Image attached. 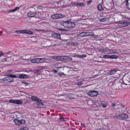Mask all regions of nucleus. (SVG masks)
Instances as JSON below:
<instances>
[{
	"mask_svg": "<svg viewBox=\"0 0 130 130\" xmlns=\"http://www.w3.org/2000/svg\"><path fill=\"white\" fill-rule=\"evenodd\" d=\"M39 58V60L40 61V63L41 62H43L45 61H47L48 60L46 58Z\"/></svg>",
	"mask_w": 130,
	"mask_h": 130,
	"instance_id": "obj_16",
	"label": "nucleus"
},
{
	"mask_svg": "<svg viewBox=\"0 0 130 130\" xmlns=\"http://www.w3.org/2000/svg\"><path fill=\"white\" fill-rule=\"evenodd\" d=\"M114 117L115 118L122 120H125L128 118V115L126 114L116 115L114 116Z\"/></svg>",
	"mask_w": 130,
	"mask_h": 130,
	"instance_id": "obj_2",
	"label": "nucleus"
},
{
	"mask_svg": "<svg viewBox=\"0 0 130 130\" xmlns=\"http://www.w3.org/2000/svg\"><path fill=\"white\" fill-rule=\"evenodd\" d=\"M117 104L118 105H120L121 109H122V108H123L124 107V105H122V104H121L120 103L119 104Z\"/></svg>",
	"mask_w": 130,
	"mask_h": 130,
	"instance_id": "obj_36",
	"label": "nucleus"
},
{
	"mask_svg": "<svg viewBox=\"0 0 130 130\" xmlns=\"http://www.w3.org/2000/svg\"><path fill=\"white\" fill-rule=\"evenodd\" d=\"M75 56V57H76L78 58H81V55H79L78 54L76 55Z\"/></svg>",
	"mask_w": 130,
	"mask_h": 130,
	"instance_id": "obj_42",
	"label": "nucleus"
},
{
	"mask_svg": "<svg viewBox=\"0 0 130 130\" xmlns=\"http://www.w3.org/2000/svg\"><path fill=\"white\" fill-rule=\"evenodd\" d=\"M52 71L53 72L56 73H57V71L55 70H53Z\"/></svg>",
	"mask_w": 130,
	"mask_h": 130,
	"instance_id": "obj_54",
	"label": "nucleus"
},
{
	"mask_svg": "<svg viewBox=\"0 0 130 130\" xmlns=\"http://www.w3.org/2000/svg\"><path fill=\"white\" fill-rule=\"evenodd\" d=\"M106 20V18H102L100 19V21L101 22H104Z\"/></svg>",
	"mask_w": 130,
	"mask_h": 130,
	"instance_id": "obj_29",
	"label": "nucleus"
},
{
	"mask_svg": "<svg viewBox=\"0 0 130 130\" xmlns=\"http://www.w3.org/2000/svg\"><path fill=\"white\" fill-rule=\"evenodd\" d=\"M76 6L78 7H84L85 6V5L83 3H76Z\"/></svg>",
	"mask_w": 130,
	"mask_h": 130,
	"instance_id": "obj_13",
	"label": "nucleus"
},
{
	"mask_svg": "<svg viewBox=\"0 0 130 130\" xmlns=\"http://www.w3.org/2000/svg\"><path fill=\"white\" fill-rule=\"evenodd\" d=\"M84 33H80V34L79 35V36L82 37H83V34H84Z\"/></svg>",
	"mask_w": 130,
	"mask_h": 130,
	"instance_id": "obj_37",
	"label": "nucleus"
},
{
	"mask_svg": "<svg viewBox=\"0 0 130 130\" xmlns=\"http://www.w3.org/2000/svg\"><path fill=\"white\" fill-rule=\"evenodd\" d=\"M30 77L28 76L27 75L25 74V79L27 78H28V77Z\"/></svg>",
	"mask_w": 130,
	"mask_h": 130,
	"instance_id": "obj_48",
	"label": "nucleus"
},
{
	"mask_svg": "<svg viewBox=\"0 0 130 130\" xmlns=\"http://www.w3.org/2000/svg\"><path fill=\"white\" fill-rule=\"evenodd\" d=\"M60 34H59L58 33H53L52 34V36L58 39L60 38Z\"/></svg>",
	"mask_w": 130,
	"mask_h": 130,
	"instance_id": "obj_11",
	"label": "nucleus"
},
{
	"mask_svg": "<svg viewBox=\"0 0 130 130\" xmlns=\"http://www.w3.org/2000/svg\"><path fill=\"white\" fill-rule=\"evenodd\" d=\"M25 34H29L30 35H32L33 34V33H25Z\"/></svg>",
	"mask_w": 130,
	"mask_h": 130,
	"instance_id": "obj_58",
	"label": "nucleus"
},
{
	"mask_svg": "<svg viewBox=\"0 0 130 130\" xmlns=\"http://www.w3.org/2000/svg\"><path fill=\"white\" fill-rule=\"evenodd\" d=\"M59 30L61 31H65L66 30L64 29H62V28H59Z\"/></svg>",
	"mask_w": 130,
	"mask_h": 130,
	"instance_id": "obj_49",
	"label": "nucleus"
},
{
	"mask_svg": "<svg viewBox=\"0 0 130 130\" xmlns=\"http://www.w3.org/2000/svg\"><path fill=\"white\" fill-rule=\"evenodd\" d=\"M15 11V10L14 9H12V10H11L9 11V12H14Z\"/></svg>",
	"mask_w": 130,
	"mask_h": 130,
	"instance_id": "obj_45",
	"label": "nucleus"
},
{
	"mask_svg": "<svg viewBox=\"0 0 130 130\" xmlns=\"http://www.w3.org/2000/svg\"><path fill=\"white\" fill-rule=\"evenodd\" d=\"M7 59L6 58H5L4 59H2V62H4L7 61Z\"/></svg>",
	"mask_w": 130,
	"mask_h": 130,
	"instance_id": "obj_47",
	"label": "nucleus"
},
{
	"mask_svg": "<svg viewBox=\"0 0 130 130\" xmlns=\"http://www.w3.org/2000/svg\"><path fill=\"white\" fill-rule=\"evenodd\" d=\"M60 56H57V60H60Z\"/></svg>",
	"mask_w": 130,
	"mask_h": 130,
	"instance_id": "obj_46",
	"label": "nucleus"
},
{
	"mask_svg": "<svg viewBox=\"0 0 130 130\" xmlns=\"http://www.w3.org/2000/svg\"><path fill=\"white\" fill-rule=\"evenodd\" d=\"M15 77L16 76H15L10 74L9 75V77H7V78H8L9 80V82H12L13 81V78H15Z\"/></svg>",
	"mask_w": 130,
	"mask_h": 130,
	"instance_id": "obj_12",
	"label": "nucleus"
},
{
	"mask_svg": "<svg viewBox=\"0 0 130 130\" xmlns=\"http://www.w3.org/2000/svg\"><path fill=\"white\" fill-rule=\"evenodd\" d=\"M72 60V58L70 57L65 56L64 60L70 61Z\"/></svg>",
	"mask_w": 130,
	"mask_h": 130,
	"instance_id": "obj_18",
	"label": "nucleus"
},
{
	"mask_svg": "<svg viewBox=\"0 0 130 130\" xmlns=\"http://www.w3.org/2000/svg\"><path fill=\"white\" fill-rule=\"evenodd\" d=\"M92 1L91 0H90L89 1H88L87 2V4L89 5L92 2Z\"/></svg>",
	"mask_w": 130,
	"mask_h": 130,
	"instance_id": "obj_41",
	"label": "nucleus"
},
{
	"mask_svg": "<svg viewBox=\"0 0 130 130\" xmlns=\"http://www.w3.org/2000/svg\"><path fill=\"white\" fill-rule=\"evenodd\" d=\"M4 81H5V83H7L9 82V80L7 77L4 78Z\"/></svg>",
	"mask_w": 130,
	"mask_h": 130,
	"instance_id": "obj_23",
	"label": "nucleus"
},
{
	"mask_svg": "<svg viewBox=\"0 0 130 130\" xmlns=\"http://www.w3.org/2000/svg\"><path fill=\"white\" fill-rule=\"evenodd\" d=\"M3 54L2 53H0V57Z\"/></svg>",
	"mask_w": 130,
	"mask_h": 130,
	"instance_id": "obj_60",
	"label": "nucleus"
},
{
	"mask_svg": "<svg viewBox=\"0 0 130 130\" xmlns=\"http://www.w3.org/2000/svg\"><path fill=\"white\" fill-rule=\"evenodd\" d=\"M65 17L64 15L57 14H53L51 16V18L54 19H59L63 18Z\"/></svg>",
	"mask_w": 130,
	"mask_h": 130,
	"instance_id": "obj_4",
	"label": "nucleus"
},
{
	"mask_svg": "<svg viewBox=\"0 0 130 130\" xmlns=\"http://www.w3.org/2000/svg\"><path fill=\"white\" fill-rule=\"evenodd\" d=\"M19 9L21 11H22L24 9V6L23 5H22L19 7Z\"/></svg>",
	"mask_w": 130,
	"mask_h": 130,
	"instance_id": "obj_19",
	"label": "nucleus"
},
{
	"mask_svg": "<svg viewBox=\"0 0 130 130\" xmlns=\"http://www.w3.org/2000/svg\"><path fill=\"white\" fill-rule=\"evenodd\" d=\"M62 96V94H59L58 95V96Z\"/></svg>",
	"mask_w": 130,
	"mask_h": 130,
	"instance_id": "obj_62",
	"label": "nucleus"
},
{
	"mask_svg": "<svg viewBox=\"0 0 130 130\" xmlns=\"http://www.w3.org/2000/svg\"><path fill=\"white\" fill-rule=\"evenodd\" d=\"M59 119H60L62 121H64V118L63 117H60L59 118Z\"/></svg>",
	"mask_w": 130,
	"mask_h": 130,
	"instance_id": "obj_44",
	"label": "nucleus"
},
{
	"mask_svg": "<svg viewBox=\"0 0 130 130\" xmlns=\"http://www.w3.org/2000/svg\"><path fill=\"white\" fill-rule=\"evenodd\" d=\"M14 9L15 10V11H16L17 10H19V7H16Z\"/></svg>",
	"mask_w": 130,
	"mask_h": 130,
	"instance_id": "obj_52",
	"label": "nucleus"
},
{
	"mask_svg": "<svg viewBox=\"0 0 130 130\" xmlns=\"http://www.w3.org/2000/svg\"><path fill=\"white\" fill-rule=\"evenodd\" d=\"M25 130H28V128L27 127H25Z\"/></svg>",
	"mask_w": 130,
	"mask_h": 130,
	"instance_id": "obj_61",
	"label": "nucleus"
},
{
	"mask_svg": "<svg viewBox=\"0 0 130 130\" xmlns=\"http://www.w3.org/2000/svg\"><path fill=\"white\" fill-rule=\"evenodd\" d=\"M28 64V65H29V64H28V63H25V64Z\"/></svg>",
	"mask_w": 130,
	"mask_h": 130,
	"instance_id": "obj_64",
	"label": "nucleus"
},
{
	"mask_svg": "<svg viewBox=\"0 0 130 130\" xmlns=\"http://www.w3.org/2000/svg\"><path fill=\"white\" fill-rule=\"evenodd\" d=\"M98 9L100 11H101L102 9V5H99L98 7Z\"/></svg>",
	"mask_w": 130,
	"mask_h": 130,
	"instance_id": "obj_22",
	"label": "nucleus"
},
{
	"mask_svg": "<svg viewBox=\"0 0 130 130\" xmlns=\"http://www.w3.org/2000/svg\"><path fill=\"white\" fill-rule=\"evenodd\" d=\"M103 57L104 58L106 59L110 58L111 59H114L118 58V57L117 56L115 55H112L110 56L108 55H103Z\"/></svg>",
	"mask_w": 130,
	"mask_h": 130,
	"instance_id": "obj_7",
	"label": "nucleus"
},
{
	"mask_svg": "<svg viewBox=\"0 0 130 130\" xmlns=\"http://www.w3.org/2000/svg\"><path fill=\"white\" fill-rule=\"evenodd\" d=\"M53 59H56L57 60V56H54L53 57Z\"/></svg>",
	"mask_w": 130,
	"mask_h": 130,
	"instance_id": "obj_51",
	"label": "nucleus"
},
{
	"mask_svg": "<svg viewBox=\"0 0 130 130\" xmlns=\"http://www.w3.org/2000/svg\"><path fill=\"white\" fill-rule=\"evenodd\" d=\"M19 77L20 78H24V75L21 74L19 75Z\"/></svg>",
	"mask_w": 130,
	"mask_h": 130,
	"instance_id": "obj_30",
	"label": "nucleus"
},
{
	"mask_svg": "<svg viewBox=\"0 0 130 130\" xmlns=\"http://www.w3.org/2000/svg\"><path fill=\"white\" fill-rule=\"evenodd\" d=\"M12 70H7V72H12Z\"/></svg>",
	"mask_w": 130,
	"mask_h": 130,
	"instance_id": "obj_56",
	"label": "nucleus"
},
{
	"mask_svg": "<svg viewBox=\"0 0 130 130\" xmlns=\"http://www.w3.org/2000/svg\"><path fill=\"white\" fill-rule=\"evenodd\" d=\"M97 130H105V129L104 128H99L98 129H97Z\"/></svg>",
	"mask_w": 130,
	"mask_h": 130,
	"instance_id": "obj_57",
	"label": "nucleus"
},
{
	"mask_svg": "<svg viewBox=\"0 0 130 130\" xmlns=\"http://www.w3.org/2000/svg\"><path fill=\"white\" fill-rule=\"evenodd\" d=\"M4 78L2 79H0V82L1 83H4L5 81H4Z\"/></svg>",
	"mask_w": 130,
	"mask_h": 130,
	"instance_id": "obj_38",
	"label": "nucleus"
},
{
	"mask_svg": "<svg viewBox=\"0 0 130 130\" xmlns=\"http://www.w3.org/2000/svg\"><path fill=\"white\" fill-rule=\"evenodd\" d=\"M31 99L32 100L36 101L40 104L41 105H43V104L42 103V100L40 99L35 96H32L31 97Z\"/></svg>",
	"mask_w": 130,
	"mask_h": 130,
	"instance_id": "obj_5",
	"label": "nucleus"
},
{
	"mask_svg": "<svg viewBox=\"0 0 130 130\" xmlns=\"http://www.w3.org/2000/svg\"><path fill=\"white\" fill-rule=\"evenodd\" d=\"M70 44L72 46H73L74 45H75V43H74L73 42H70Z\"/></svg>",
	"mask_w": 130,
	"mask_h": 130,
	"instance_id": "obj_40",
	"label": "nucleus"
},
{
	"mask_svg": "<svg viewBox=\"0 0 130 130\" xmlns=\"http://www.w3.org/2000/svg\"><path fill=\"white\" fill-rule=\"evenodd\" d=\"M22 103V101L21 100H15L14 103L17 104H21Z\"/></svg>",
	"mask_w": 130,
	"mask_h": 130,
	"instance_id": "obj_14",
	"label": "nucleus"
},
{
	"mask_svg": "<svg viewBox=\"0 0 130 130\" xmlns=\"http://www.w3.org/2000/svg\"><path fill=\"white\" fill-rule=\"evenodd\" d=\"M99 51L103 53L105 52L106 51L103 48L99 49Z\"/></svg>",
	"mask_w": 130,
	"mask_h": 130,
	"instance_id": "obj_31",
	"label": "nucleus"
},
{
	"mask_svg": "<svg viewBox=\"0 0 130 130\" xmlns=\"http://www.w3.org/2000/svg\"><path fill=\"white\" fill-rule=\"evenodd\" d=\"M126 18L128 20L130 21V17L128 18L127 17Z\"/></svg>",
	"mask_w": 130,
	"mask_h": 130,
	"instance_id": "obj_59",
	"label": "nucleus"
},
{
	"mask_svg": "<svg viewBox=\"0 0 130 130\" xmlns=\"http://www.w3.org/2000/svg\"><path fill=\"white\" fill-rule=\"evenodd\" d=\"M98 94V92L97 91H93L89 92L88 94L90 96L94 97L96 96Z\"/></svg>",
	"mask_w": 130,
	"mask_h": 130,
	"instance_id": "obj_8",
	"label": "nucleus"
},
{
	"mask_svg": "<svg viewBox=\"0 0 130 130\" xmlns=\"http://www.w3.org/2000/svg\"><path fill=\"white\" fill-rule=\"evenodd\" d=\"M30 61L32 63H36V58L31 59Z\"/></svg>",
	"mask_w": 130,
	"mask_h": 130,
	"instance_id": "obj_24",
	"label": "nucleus"
},
{
	"mask_svg": "<svg viewBox=\"0 0 130 130\" xmlns=\"http://www.w3.org/2000/svg\"><path fill=\"white\" fill-rule=\"evenodd\" d=\"M126 4L128 8L130 10V2H128V1L127 0Z\"/></svg>",
	"mask_w": 130,
	"mask_h": 130,
	"instance_id": "obj_20",
	"label": "nucleus"
},
{
	"mask_svg": "<svg viewBox=\"0 0 130 130\" xmlns=\"http://www.w3.org/2000/svg\"><path fill=\"white\" fill-rule=\"evenodd\" d=\"M87 56V55L85 54H83L81 55V58H83L84 57H86Z\"/></svg>",
	"mask_w": 130,
	"mask_h": 130,
	"instance_id": "obj_34",
	"label": "nucleus"
},
{
	"mask_svg": "<svg viewBox=\"0 0 130 130\" xmlns=\"http://www.w3.org/2000/svg\"><path fill=\"white\" fill-rule=\"evenodd\" d=\"M60 24L61 25L68 28H73L75 26V24L74 23L67 21L61 22Z\"/></svg>",
	"mask_w": 130,
	"mask_h": 130,
	"instance_id": "obj_1",
	"label": "nucleus"
},
{
	"mask_svg": "<svg viewBox=\"0 0 130 130\" xmlns=\"http://www.w3.org/2000/svg\"><path fill=\"white\" fill-rule=\"evenodd\" d=\"M29 85V84L27 82H25V86H27V88H26V89H28V88H29L30 87L29 86H28Z\"/></svg>",
	"mask_w": 130,
	"mask_h": 130,
	"instance_id": "obj_28",
	"label": "nucleus"
},
{
	"mask_svg": "<svg viewBox=\"0 0 130 130\" xmlns=\"http://www.w3.org/2000/svg\"><path fill=\"white\" fill-rule=\"evenodd\" d=\"M24 32V30H16L14 32L16 33V32Z\"/></svg>",
	"mask_w": 130,
	"mask_h": 130,
	"instance_id": "obj_25",
	"label": "nucleus"
},
{
	"mask_svg": "<svg viewBox=\"0 0 130 130\" xmlns=\"http://www.w3.org/2000/svg\"><path fill=\"white\" fill-rule=\"evenodd\" d=\"M111 106L115 108H117V105L115 103H113L111 104Z\"/></svg>",
	"mask_w": 130,
	"mask_h": 130,
	"instance_id": "obj_26",
	"label": "nucleus"
},
{
	"mask_svg": "<svg viewBox=\"0 0 130 130\" xmlns=\"http://www.w3.org/2000/svg\"><path fill=\"white\" fill-rule=\"evenodd\" d=\"M13 122L17 126H19L24 123V120L21 119L19 120L17 119L13 120Z\"/></svg>",
	"mask_w": 130,
	"mask_h": 130,
	"instance_id": "obj_3",
	"label": "nucleus"
},
{
	"mask_svg": "<svg viewBox=\"0 0 130 130\" xmlns=\"http://www.w3.org/2000/svg\"><path fill=\"white\" fill-rule=\"evenodd\" d=\"M94 33H92L93 34L90 35L89 33H84L83 35L84 37L87 36H93Z\"/></svg>",
	"mask_w": 130,
	"mask_h": 130,
	"instance_id": "obj_21",
	"label": "nucleus"
},
{
	"mask_svg": "<svg viewBox=\"0 0 130 130\" xmlns=\"http://www.w3.org/2000/svg\"><path fill=\"white\" fill-rule=\"evenodd\" d=\"M58 74L60 76H61L62 75H64L65 76L66 75L63 72H59L58 73Z\"/></svg>",
	"mask_w": 130,
	"mask_h": 130,
	"instance_id": "obj_27",
	"label": "nucleus"
},
{
	"mask_svg": "<svg viewBox=\"0 0 130 130\" xmlns=\"http://www.w3.org/2000/svg\"><path fill=\"white\" fill-rule=\"evenodd\" d=\"M119 24L121 25V26L124 27H126L129 24V23L128 22L124 21L120 23Z\"/></svg>",
	"mask_w": 130,
	"mask_h": 130,
	"instance_id": "obj_9",
	"label": "nucleus"
},
{
	"mask_svg": "<svg viewBox=\"0 0 130 130\" xmlns=\"http://www.w3.org/2000/svg\"><path fill=\"white\" fill-rule=\"evenodd\" d=\"M27 30H25V33L28 32H27ZM28 32H32L29 31Z\"/></svg>",
	"mask_w": 130,
	"mask_h": 130,
	"instance_id": "obj_55",
	"label": "nucleus"
},
{
	"mask_svg": "<svg viewBox=\"0 0 130 130\" xmlns=\"http://www.w3.org/2000/svg\"><path fill=\"white\" fill-rule=\"evenodd\" d=\"M102 106L103 108H105L107 107V105L106 104H104L102 105Z\"/></svg>",
	"mask_w": 130,
	"mask_h": 130,
	"instance_id": "obj_43",
	"label": "nucleus"
},
{
	"mask_svg": "<svg viewBox=\"0 0 130 130\" xmlns=\"http://www.w3.org/2000/svg\"><path fill=\"white\" fill-rule=\"evenodd\" d=\"M65 56H60V60H64Z\"/></svg>",
	"mask_w": 130,
	"mask_h": 130,
	"instance_id": "obj_39",
	"label": "nucleus"
},
{
	"mask_svg": "<svg viewBox=\"0 0 130 130\" xmlns=\"http://www.w3.org/2000/svg\"><path fill=\"white\" fill-rule=\"evenodd\" d=\"M118 70L117 69H113L110 72V75H112L114 74Z\"/></svg>",
	"mask_w": 130,
	"mask_h": 130,
	"instance_id": "obj_15",
	"label": "nucleus"
},
{
	"mask_svg": "<svg viewBox=\"0 0 130 130\" xmlns=\"http://www.w3.org/2000/svg\"><path fill=\"white\" fill-rule=\"evenodd\" d=\"M83 84V83L82 82H80L78 83L77 84V85L78 86H80Z\"/></svg>",
	"mask_w": 130,
	"mask_h": 130,
	"instance_id": "obj_35",
	"label": "nucleus"
},
{
	"mask_svg": "<svg viewBox=\"0 0 130 130\" xmlns=\"http://www.w3.org/2000/svg\"><path fill=\"white\" fill-rule=\"evenodd\" d=\"M36 14V12L30 11L27 14V15L29 17H32L35 16Z\"/></svg>",
	"mask_w": 130,
	"mask_h": 130,
	"instance_id": "obj_10",
	"label": "nucleus"
},
{
	"mask_svg": "<svg viewBox=\"0 0 130 130\" xmlns=\"http://www.w3.org/2000/svg\"><path fill=\"white\" fill-rule=\"evenodd\" d=\"M26 96V97L27 98H28L29 97V95L28 94H27L26 93H25V96Z\"/></svg>",
	"mask_w": 130,
	"mask_h": 130,
	"instance_id": "obj_50",
	"label": "nucleus"
},
{
	"mask_svg": "<svg viewBox=\"0 0 130 130\" xmlns=\"http://www.w3.org/2000/svg\"><path fill=\"white\" fill-rule=\"evenodd\" d=\"M128 77H126L123 80L122 79H121L120 81V82L122 81L123 84L126 85H129L130 83V80L128 79Z\"/></svg>",
	"mask_w": 130,
	"mask_h": 130,
	"instance_id": "obj_6",
	"label": "nucleus"
},
{
	"mask_svg": "<svg viewBox=\"0 0 130 130\" xmlns=\"http://www.w3.org/2000/svg\"><path fill=\"white\" fill-rule=\"evenodd\" d=\"M40 68H43V67L42 66H40Z\"/></svg>",
	"mask_w": 130,
	"mask_h": 130,
	"instance_id": "obj_63",
	"label": "nucleus"
},
{
	"mask_svg": "<svg viewBox=\"0 0 130 130\" xmlns=\"http://www.w3.org/2000/svg\"><path fill=\"white\" fill-rule=\"evenodd\" d=\"M15 100H13L12 99L10 100H9V102L10 103H14Z\"/></svg>",
	"mask_w": 130,
	"mask_h": 130,
	"instance_id": "obj_33",
	"label": "nucleus"
},
{
	"mask_svg": "<svg viewBox=\"0 0 130 130\" xmlns=\"http://www.w3.org/2000/svg\"><path fill=\"white\" fill-rule=\"evenodd\" d=\"M114 51L113 50L109 49L107 51V52L108 54H111L114 53L115 52H114Z\"/></svg>",
	"mask_w": 130,
	"mask_h": 130,
	"instance_id": "obj_17",
	"label": "nucleus"
},
{
	"mask_svg": "<svg viewBox=\"0 0 130 130\" xmlns=\"http://www.w3.org/2000/svg\"><path fill=\"white\" fill-rule=\"evenodd\" d=\"M36 63H40V61L39 58H36Z\"/></svg>",
	"mask_w": 130,
	"mask_h": 130,
	"instance_id": "obj_32",
	"label": "nucleus"
},
{
	"mask_svg": "<svg viewBox=\"0 0 130 130\" xmlns=\"http://www.w3.org/2000/svg\"><path fill=\"white\" fill-rule=\"evenodd\" d=\"M24 127H21L18 130H24Z\"/></svg>",
	"mask_w": 130,
	"mask_h": 130,
	"instance_id": "obj_53",
	"label": "nucleus"
}]
</instances>
